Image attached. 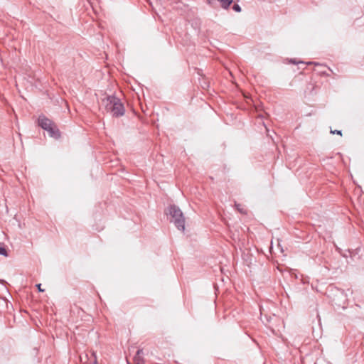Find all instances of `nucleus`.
Segmentation results:
<instances>
[{"label":"nucleus","mask_w":364,"mask_h":364,"mask_svg":"<svg viewBox=\"0 0 364 364\" xmlns=\"http://www.w3.org/2000/svg\"><path fill=\"white\" fill-rule=\"evenodd\" d=\"M0 255L5 257L8 256L7 251L4 247H0Z\"/></svg>","instance_id":"423d86ee"},{"label":"nucleus","mask_w":364,"mask_h":364,"mask_svg":"<svg viewBox=\"0 0 364 364\" xmlns=\"http://www.w3.org/2000/svg\"><path fill=\"white\" fill-rule=\"evenodd\" d=\"M235 206H236V208H237V210H238L239 212H240L241 213H245L244 208H243V207H242V205H240V204H236V205H235Z\"/></svg>","instance_id":"0eeeda50"},{"label":"nucleus","mask_w":364,"mask_h":364,"mask_svg":"<svg viewBox=\"0 0 364 364\" xmlns=\"http://www.w3.org/2000/svg\"><path fill=\"white\" fill-rule=\"evenodd\" d=\"M168 213L171 216V221L174 223L176 227L179 230L184 231L185 218L180 208L176 205H171Z\"/></svg>","instance_id":"f03ea898"},{"label":"nucleus","mask_w":364,"mask_h":364,"mask_svg":"<svg viewBox=\"0 0 364 364\" xmlns=\"http://www.w3.org/2000/svg\"><path fill=\"white\" fill-rule=\"evenodd\" d=\"M36 286H37L39 291H44V289H41V284H38Z\"/></svg>","instance_id":"9b49d317"},{"label":"nucleus","mask_w":364,"mask_h":364,"mask_svg":"<svg viewBox=\"0 0 364 364\" xmlns=\"http://www.w3.org/2000/svg\"><path fill=\"white\" fill-rule=\"evenodd\" d=\"M92 355H93V356H94V358H95L94 363H95V364H97V357H96V354H95V353H92Z\"/></svg>","instance_id":"9d476101"},{"label":"nucleus","mask_w":364,"mask_h":364,"mask_svg":"<svg viewBox=\"0 0 364 364\" xmlns=\"http://www.w3.org/2000/svg\"><path fill=\"white\" fill-rule=\"evenodd\" d=\"M290 62L292 63H297L294 60H291Z\"/></svg>","instance_id":"f8f14e48"},{"label":"nucleus","mask_w":364,"mask_h":364,"mask_svg":"<svg viewBox=\"0 0 364 364\" xmlns=\"http://www.w3.org/2000/svg\"><path fill=\"white\" fill-rule=\"evenodd\" d=\"M144 362L142 350H138L134 357V364H142Z\"/></svg>","instance_id":"20e7f679"},{"label":"nucleus","mask_w":364,"mask_h":364,"mask_svg":"<svg viewBox=\"0 0 364 364\" xmlns=\"http://www.w3.org/2000/svg\"><path fill=\"white\" fill-rule=\"evenodd\" d=\"M38 124L43 129L48 132L51 137L57 139L60 136L58 129L49 119L41 116L38 118Z\"/></svg>","instance_id":"7ed1b4c3"},{"label":"nucleus","mask_w":364,"mask_h":364,"mask_svg":"<svg viewBox=\"0 0 364 364\" xmlns=\"http://www.w3.org/2000/svg\"><path fill=\"white\" fill-rule=\"evenodd\" d=\"M209 4L212 0H206ZM223 8H228L232 2V0H218Z\"/></svg>","instance_id":"39448f33"},{"label":"nucleus","mask_w":364,"mask_h":364,"mask_svg":"<svg viewBox=\"0 0 364 364\" xmlns=\"http://www.w3.org/2000/svg\"><path fill=\"white\" fill-rule=\"evenodd\" d=\"M331 132L332 134H338L341 135V131H339V130L331 131Z\"/></svg>","instance_id":"1a4fd4ad"},{"label":"nucleus","mask_w":364,"mask_h":364,"mask_svg":"<svg viewBox=\"0 0 364 364\" xmlns=\"http://www.w3.org/2000/svg\"><path fill=\"white\" fill-rule=\"evenodd\" d=\"M233 9H234V10H235L236 11H240V6H239L238 5H237V4L234 5Z\"/></svg>","instance_id":"6e6552de"},{"label":"nucleus","mask_w":364,"mask_h":364,"mask_svg":"<svg viewBox=\"0 0 364 364\" xmlns=\"http://www.w3.org/2000/svg\"><path fill=\"white\" fill-rule=\"evenodd\" d=\"M104 105L106 110L113 116L118 117L124 114V106L118 98L112 96L107 97L104 100Z\"/></svg>","instance_id":"f257e3e1"}]
</instances>
